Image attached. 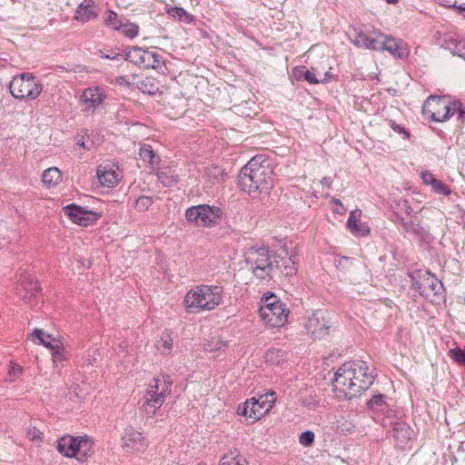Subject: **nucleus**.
<instances>
[{"label":"nucleus","mask_w":465,"mask_h":465,"mask_svg":"<svg viewBox=\"0 0 465 465\" xmlns=\"http://www.w3.org/2000/svg\"><path fill=\"white\" fill-rule=\"evenodd\" d=\"M376 373L369 370L365 361L345 362L335 372L332 384L345 398L351 399L361 395L373 383Z\"/></svg>","instance_id":"obj_1"},{"label":"nucleus","mask_w":465,"mask_h":465,"mask_svg":"<svg viewBox=\"0 0 465 465\" xmlns=\"http://www.w3.org/2000/svg\"><path fill=\"white\" fill-rule=\"evenodd\" d=\"M272 162L263 154L253 156L238 175L240 188L252 197L259 193H269L273 186Z\"/></svg>","instance_id":"obj_2"},{"label":"nucleus","mask_w":465,"mask_h":465,"mask_svg":"<svg viewBox=\"0 0 465 465\" xmlns=\"http://www.w3.org/2000/svg\"><path fill=\"white\" fill-rule=\"evenodd\" d=\"M223 288L216 285H201L191 290L184 297V304L189 312L211 311L223 302Z\"/></svg>","instance_id":"obj_3"},{"label":"nucleus","mask_w":465,"mask_h":465,"mask_svg":"<svg viewBox=\"0 0 465 465\" xmlns=\"http://www.w3.org/2000/svg\"><path fill=\"white\" fill-rule=\"evenodd\" d=\"M260 316L272 328H280L287 322L290 310L274 293L266 292L261 299Z\"/></svg>","instance_id":"obj_4"},{"label":"nucleus","mask_w":465,"mask_h":465,"mask_svg":"<svg viewBox=\"0 0 465 465\" xmlns=\"http://www.w3.org/2000/svg\"><path fill=\"white\" fill-rule=\"evenodd\" d=\"M9 91L15 99L35 100L43 92V84L32 73H22L13 77Z\"/></svg>","instance_id":"obj_5"},{"label":"nucleus","mask_w":465,"mask_h":465,"mask_svg":"<svg viewBox=\"0 0 465 465\" xmlns=\"http://www.w3.org/2000/svg\"><path fill=\"white\" fill-rule=\"evenodd\" d=\"M272 252L266 247H251L244 255V260L252 273L261 280L272 278Z\"/></svg>","instance_id":"obj_6"},{"label":"nucleus","mask_w":465,"mask_h":465,"mask_svg":"<svg viewBox=\"0 0 465 465\" xmlns=\"http://www.w3.org/2000/svg\"><path fill=\"white\" fill-rule=\"evenodd\" d=\"M222 213L221 208L217 206L199 204L189 207L185 211V218L195 225L211 227L219 223Z\"/></svg>","instance_id":"obj_7"},{"label":"nucleus","mask_w":465,"mask_h":465,"mask_svg":"<svg viewBox=\"0 0 465 465\" xmlns=\"http://www.w3.org/2000/svg\"><path fill=\"white\" fill-rule=\"evenodd\" d=\"M124 60L143 68L161 69L164 65L163 56L157 52L149 51L138 46L124 49Z\"/></svg>","instance_id":"obj_8"},{"label":"nucleus","mask_w":465,"mask_h":465,"mask_svg":"<svg viewBox=\"0 0 465 465\" xmlns=\"http://www.w3.org/2000/svg\"><path fill=\"white\" fill-rule=\"evenodd\" d=\"M423 291L421 296L431 303H440L444 299V287L442 282L429 271L421 272Z\"/></svg>","instance_id":"obj_9"},{"label":"nucleus","mask_w":465,"mask_h":465,"mask_svg":"<svg viewBox=\"0 0 465 465\" xmlns=\"http://www.w3.org/2000/svg\"><path fill=\"white\" fill-rule=\"evenodd\" d=\"M307 333L313 339H322L329 334L330 325L322 311H315L304 323Z\"/></svg>","instance_id":"obj_10"},{"label":"nucleus","mask_w":465,"mask_h":465,"mask_svg":"<svg viewBox=\"0 0 465 465\" xmlns=\"http://www.w3.org/2000/svg\"><path fill=\"white\" fill-rule=\"evenodd\" d=\"M64 212L73 223L81 226H88L101 217V213L86 210L74 203L65 206Z\"/></svg>","instance_id":"obj_11"},{"label":"nucleus","mask_w":465,"mask_h":465,"mask_svg":"<svg viewBox=\"0 0 465 465\" xmlns=\"http://www.w3.org/2000/svg\"><path fill=\"white\" fill-rule=\"evenodd\" d=\"M153 385H150L146 391L145 401L143 404V411L148 415H154L165 401L166 397L159 391V378L153 379Z\"/></svg>","instance_id":"obj_12"},{"label":"nucleus","mask_w":465,"mask_h":465,"mask_svg":"<svg viewBox=\"0 0 465 465\" xmlns=\"http://www.w3.org/2000/svg\"><path fill=\"white\" fill-rule=\"evenodd\" d=\"M390 425L392 427V437L396 447L401 450L408 448L414 436L413 430L408 423L400 420L390 422Z\"/></svg>","instance_id":"obj_13"},{"label":"nucleus","mask_w":465,"mask_h":465,"mask_svg":"<svg viewBox=\"0 0 465 465\" xmlns=\"http://www.w3.org/2000/svg\"><path fill=\"white\" fill-rule=\"evenodd\" d=\"M86 442V436L74 437L65 435L57 440L56 448L57 450L64 457L73 458L79 452L80 447H84Z\"/></svg>","instance_id":"obj_14"},{"label":"nucleus","mask_w":465,"mask_h":465,"mask_svg":"<svg viewBox=\"0 0 465 465\" xmlns=\"http://www.w3.org/2000/svg\"><path fill=\"white\" fill-rule=\"evenodd\" d=\"M122 446L127 452H139L147 447V442L141 431L133 427H128L122 437Z\"/></svg>","instance_id":"obj_15"},{"label":"nucleus","mask_w":465,"mask_h":465,"mask_svg":"<svg viewBox=\"0 0 465 465\" xmlns=\"http://www.w3.org/2000/svg\"><path fill=\"white\" fill-rule=\"evenodd\" d=\"M249 400L252 408H254L252 410V420H258L272 410L276 400L275 392L271 391L270 393L261 395L258 399L251 398Z\"/></svg>","instance_id":"obj_16"},{"label":"nucleus","mask_w":465,"mask_h":465,"mask_svg":"<svg viewBox=\"0 0 465 465\" xmlns=\"http://www.w3.org/2000/svg\"><path fill=\"white\" fill-rule=\"evenodd\" d=\"M383 34L380 31H374L373 35H369L362 30H354V38L351 42L359 48H365L379 51Z\"/></svg>","instance_id":"obj_17"},{"label":"nucleus","mask_w":465,"mask_h":465,"mask_svg":"<svg viewBox=\"0 0 465 465\" xmlns=\"http://www.w3.org/2000/svg\"><path fill=\"white\" fill-rule=\"evenodd\" d=\"M445 106L444 96L430 95L423 104L422 114L433 122H443L440 115L443 114Z\"/></svg>","instance_id":"obj_18"},{"label":"nucleus","mask_w":465,"mask_h":465,"mask_svg":"<svg viewBox=\"0 0 465 465\" xmlns=\"http://www.w3.org/2000/svg\"><path fill=\"white\" fill-rule=\"evenodd\" d=\"M18 282L19 285L25 292V294L24 295V300L25 301V302L32 304L34 299L42 291L39 282L37 281H35L33 274L27 272H22L19 273Z\"/></svg>","instance_id":"obj_19"},{"label":"nucleus","mask_w":465,"mask_h":465,"mask_svg":"<svg viewBox=\"0 0 465 465\" xmlns=\"http://www.w3.org/2000/svg\"><path fill=\"white\" fill-rule=\"evenodd\" d=\"M105 94L99 86L86 88L82 95L81 101L84 104V111L94 113L104 102Z\"/></svg>","instance_id":"obj_20"},{"label":"nucleus","mask_w":465,"mask_h":465,"mask_svg":"<svg viewBox=\"0 0 465 465\" xmlns=\"http://www.w3.org/2000/svg\"><path fill=\"white\" fill-rule=\"evenodd\" d=\"M379 51H387L394 57L406 59L409 56L407 46L400 40L383 35Z\"/></svg>","instance_id":"obj_21"},{"label":"nucleus","mask_w":465,"mask_h":465,"mask_svg":"<svg viewBox=\"0 0 465 465\" xmlns=\"http://www.w3.org/2000/svg\"><path fill=\"white\" fill-rule=\"evenodd\" d=\"M99 12L100 8L94 0H83L76 7L74 19L82 24H85L96 19Z\"/></svg>","instance_id":"obj_22"},{"label":"nucleus","mask_w":465,"mask_h":465,"mask_svg":"<svg viewBox=\"0 0 465 465\" xmlns=\"http://www.w3.org/2000/svg\"><path fill=\"white\" fill-rule=\"evenodd\" d=\"M272 275L279 272L284 276H292L297 272L295 262L292 257L281 256L280 254L273 253L272 256Z\"/></svg>","instance_id":"obj_23"},{"label":"nucleus","mask_w":465,"mask_h":465,"mask_svg":"<svg viewBox=\"0 0 465 465\" xmlns=\"http://www.w3.org/2000/svg\"><path fill=\"white\" fill-rule=\"evenodd\" d=\"M386 399L384 394L378 393L368 401L367 408L373 414V419L389 412L390 407Z\"/></svg>","instance_id":"obj_24"},{"label":"nucleus","mask_w":465,"mask_h":465,"mask_svg":"<svg viewBox=\"0 0 465 465\" xmlns=\"http://www.w3.org/2000/svg\"><path fill=\"white\" fill-rule=\"evenodd\" d=\"M442 47L449 50L453 55H457L465 61V39L453 35H445Z\"/></svg>","instance_id":"obj_25"},{"label":"nucleus","mask_w":465,"mask_h":465,"mask_svg":"<svg viewBox=\"0 0 465 465\" xmlns=\"http://www.w3.org/2000/svg\"><path fill=\"white\" fill-rule=\"evenodd\" d=\"M32 335L39 341V344L44 345L51 351L62 345L60 340L53 337L51 334H45L41 329H35Z\"/></svg>","instance_id":"obj_26"},{"label":"nucleus","mask_w":465,"mask_h":465,"mask_svg":"<svg viewBox=\"0 0 465 465\" xmlns=\"http://www.w3.org/2000/svg\"><path fill=\"white\" fill-rule=\"evenodd\" d=\"M157 178L159 182L164 186V187H173L176 185L179 181V175L176 174L172 169L165 168L163 170H160L156 173Z\"/></svg>","instance_id":"obj_27"},{"label":"nucleus","mask_w":465,"mask_h":465,"mask_svg":"<svg viewBox=\"0 0 465 465\" xmlns=\"http://www.w3.org/2000/svg\"><path fill=\"white\" fill-rule=\"evenodd\" d=\"M139 155L143 162L148 163L152 167L157 166L160 163V156L155 153L152 146L147 143L141 145Z\"/></svg>","instance_id":"obj_28"},{"label":"nucleus","mask_w":465,"mask_h":465,"mask_svg":"<svg viewBox=\"0 0 465 465\" xmlns=\"http://www.w3.org/2000/svg\"><path fill=\"white\" fill-rule=\"evenodd\" d=\"M97 177L103 186L112 188L118 183L119 174L113 170L97 171Z\"/></svg>","instance_id":"obj_29"},{"label":"nucleus","mask_w":465,"mask_h":465,"mask_svg":"<svg viewBox=\"0 0 465 465\" xmlns=\"http://www.w3.org/2000/svg\"><path fill=\"white\" fill-rule=\"evenodd\" d=\"M61 178H62V173L59 171V169L56 167H51V168L46 169L42 175L43 183L47 187H52V186L56 185L58 183V182L61 180Z\"/></svg>","instance_id":"obj_30"},{"label":"nucleus","mask_w":465,"mask_h":465,"mask_svg":"<svg viewBox=\"0 0 465 465\" xmlns=\"http://www.w3.org/2000/svg\"><path fill=\"white\" fill-rule=\"evenodd\" d=\"M136 85L138 90L146 94H155L159 90L155 79L152 77H145L138 81Z\"/></svg>","instance_id":"obj_31"},{"label":"nucleus","mask_w":465,"mask_h":465,"mask_svg":"<svg viewBox=\"0 0 465 465\" xmlns=\"http://www.w3.org/2000/svg\"><path fill=\"white\" fill-rule=\"evenodd\" d=\"M166 13L180 21L185 22L187 24L193 21V15L188 14L183 7L178 6H170L166 7Z\"/></svg>","instance_id":"obj_32"},{"label":"nucleus","mask_w":465,"mask_h":465,"mask_svg":"<svg viewBox=\"0 0 465 465\" xmlns=\"http://www.w3.org/2000/svg\"><path fill=\"white\" fill-rule=\"evenodd\" d=\"M104 24L115 31H120L124 25V23L118 20V15L113 10L105 11Z\"/></svg>","instance_id":"obj_33"},{"label":"nucleus","mask_w":465,"mask_h":465,"mask_svg":"<svg viewBox=\"0 0 465 465\" xmlns=\"http://www.w3.org/2000/svg\"><path fill=\"white\" fill-rule=\"evenodd\" d=\"M459 106L460 101L449 102L445 98V106H443L444 112L442 115H440L441 117V120H443V122L448 121L452 115L456 114V111L457 109H459Z\"/></svg>","instance_id":"obj_34"},{"label":"nucleus","mask_w":465,"mask_h":465,"mask_svg":"<svg viewBox=\"0 0 465 465\" xmlns=\"http://www.w3.org/2000/svg\"><path fill=\"white\" fill-rule=\"evenodd\" d=\"M353 263V258L348 256H338L334 259L335 267L343 272H348Z\"/></svg>","instance_id":"obj_35"},{"label":"nucleus","mask_w":465,"mask_h":465,"mask_svg":"<svg viewBox=\"0 0 465 465\" xmlns=\"http://www.w3.org/2000/svg\"><path fill=\"white\" fill-rule=\"evenodd\" d=\"M421 272L423 271H416L410 273L411 288L419 292L421 296V292L423 291V282H421Z\"/></svg>","instance_id":"obj_36"},{"label":"nucleus","mask_w":465,"mask_h":465,"mask_svg":"<svg viewBox=\"0 0 465 465\" xmlns=\"http://www.w3.org/2000/svg\"><path fill=\"white\" fill-rule=\"evenodd\" d=\"M121 30L124 36L131 39L136 37L139 34V26L134 23H124Z\"/></svg>","instance_id":"obj_37"},{"label":"nucleus","mask_w":465,"mask_h":465,"mask_svg":"<svg viewBox=\"0 0 465 465\" xmlns=\"http://www.w3.org/2000/svg\"><path fill=\"white\" fill-rule=\"evenodd\" d=\"M153 203V200L151 196L142 195L136 199L135 208L139 212L146 211Z\"/></svg>","instance_id":"obj_38"},{"label":"nucleus","mask_w":465,"mask_h":465,"mask_svg":"<svg viewBox=\"0 0 465 465\" xmlns=\"http://www.w3.org/2000/svg\"><path fill=\"white\" fill-rule=\"evenodd\" d=\"M450 358L459 364L465 365V349L454 348L450 351Z\"/></svg>","instance_id":"obj_39"},{"label":"nucleus","mask_w":465,"mask_h":465,"mask_svg":"<svg viewBox=\"0 0 465 465\" xmlns=\"http://www.w3.org/2000/svg\"><path fill=\"white\" fill-rule=\"evenodd\" d=\"M173 380L169 375H166L163 377V382H159V391L160 393H163L164 397H167L171 394L172 391V386H173Z\"/></svg>","instance_id":"obj_40"},{"label":"nucleus","mask_w":465,"mask_h":465,"mask_svg":"<svg viewBox=\"0 0 465 465\" xmlns=\"http://www.w3.org/2000/svg\"><path fill=\"white\" fill-rule=\"evenodd\" d=\"M86 444H84V447H80L79 452H77L76 459L80 462H84L86 460L87 457L89 456V452L92 449V442L89 440V438L86 436Z\"/></svg>","instance_id":"obj_41"},{"label":"nucleus","mask_w":465,"mask_h":465,"mask_svg":"<svg viewBox=\"0 0 465 465\" xmlns=\"http://www.w3.org/2000/svg\"><path fill=\"white\" fill-rule=\"evenodd\" d=\"M431 187L435 193L441 194V195H449V194H450V192H451L450 187L439 179H436L433 182V184Z\"/></svg>","instance_id":"obj_42"},{"label":"nucleus","mask_w":465,"mask_h":465,"mask_svg":"<svg viewBox=\"0 0 465 465\" xmlns=\"http://www.w3.org/2000/svg\"><path fill=\"white\" fill-rule=\"evenodd\" d=\"M313 441L314 432H312V430H305L302 432L299 437V442L304 447L312 446Z\"/></svg>","instance_id":"obj_43"},{"label":"nucleus","mask_w":465,"mask_h":465,"mask_svg":"<svg viewBox=\"0 0 465 465\" xmlns=\"http://www.w3.org/2000/svg\"><path fill=\"white\" fill-rule=\"evenodd\" d=\"M361 212L360 210L351 211L349 214V218L347 220V227L349 230H356V225L358 224V216H360Z\"/></svg>","instance_id":"obj_44"},{"label":"nucleus","mask_w":465,"mask_h":465,"mask_svg":"<svg viewBox=\"0 0 465 465\" xmlns=\"http://www.w3.org/2000/svg\"><path fill=\"white\" fill-rule=\"evenodd\" d=\"M26 435L32 441L41 442L43 440V432L35 426L27 429Z\"/></svg>","instance_id":"obj_45"},{"label":"nucleus","mask_w":465,"mask_h":465,"mask_svg":"<svg viewBox=\"0 0 465 465\" xmlns=\"http://www.w3.org/2000/svg\"><path fill=\"white\" fill-rule=\"evenodd\" d=\"M300 72L302 73L303 80L307 81L310 84H319L320 80L316 77L315 74L306 69L304 66L300 67Z\"/></svg>","instance_id":"obj_46"},{"label":"nucleus","mask_w":465,"mask_h":465,"mask_svg":"<svg viewBox=\"0 0 465 465\" xmlns=\"http://www.w3.org/2000/svg\"><path fill=\"white\" fill-rule=\"evenodd\" d=\"M85 136L88 137L87 130H82L77 134V138L78 139H77L76 144L79 147H82V148L86 149V150H90L93 143L91 144H88L87 142L84 141V137Z\"/></svg>","instance_id":"obj_47"},{"label":"nucleus","mask_w":465,"mask_h":465,"mask_svg":"<svg viewBox=\"0 0 465 465\" xmlns=\"http://www.w3.org/2000/svg\"><path fill=\"white\" fill-rule=\"evenodd\" d=\"M354 235L366 236L370 233V228L366 223H358L356 230H350Z\"/></svg>","instance_id":"obj_48"},{"label":"nucleus","mask_w":465,"mask_h":465,"mask_svg":"<svg viewBox=\"0 0 465 465\" xmlns=\"http://www.w3.org/2000/svg\"><path fill=\"white\" fill-rule=\"evenodd\" d=\"M389 125L394 132L402 134L404 139H408L410 137V133L403 126L396 124L393 120L389 121Z\"/></svg>","instance_id":"obj_49"},{"label":"nucleus","mask_w":465,"mask_h":465,"mask_svg":"<svg viewBox=\"0 0 465 465\" xmlns=\"http://www.w3.org/2000/svg\"><path fill=\"white\" fill-rule=\"evenodd\" d=\"M23 368L15 363H12L8 371L11 381L16 380L22 373Z\"/></svg>","instance_id":"obj_50"},{"label":"nucleus","mask_w":465,"mask_h":465,"mask_svg":"<svg viewBox=\"0 0 465 465\" xmlns=\"http://www.w3.org/2000/svg\"><path fill=\"white\" fill-rule=\"evenodd\" d=\"M398 223L401 225L402 229L405 232H417V230L415 229V224L411 221H405L404 218L398 216Z\"/></svg>","instance_id":"obj_51"},{"label":"nucleus","mask_w":465,"mask_h":465,"mask_svg":"<svg viewBox=\"0 0 465 465\" xmlns=\"http://www.w3.org/2000/svg\"><path fill=\"white\" fill-rule=\"evenodd\" d=\"M250 400H247L244 403L240 404L237 409V413L239 415L244 416L246 418H249V406H250Z\"/></svg>","instance_id":"obj_52"},{"label":"nucleus","mask_w":465,"mask_h":465,"mask_svg":"<svg viewBox=\"0 0 465 465\" xmlns=\"http://www.w3.org/2000/svg\"><path fill=\"white\" fill-rule=\"evenodd\" d=\"M52 355H53V358H54V361H63L64 358V355H63L62 345H59L58 348L53 349L52 350Z\"/></svg>","instance_id":"obj_53"},{"label":"nucleus","mask_w":465,"mask_h":465,"mask_svg":"<svg viewBox=\"0 0 465 465\" xmlns=\"http://www.w3.org/2000/svg\"><path fill=\"white\" fill-rule=\"evenodd\" d=\"M422 180L424 183L430 184L432 186L433 182L436 180L434 175L430 172L422 173Z\"/></svg>","instance_id":"obj_54"},{"label":"nucleus","mask_w":465,"mask_h":465,"mask_svg":"<svg viewBox=\"0 0 465 465\" xmlns=\"http://www.w3.org/2000/svg\"><path fill=\"white\" fill-rule=\"evenodd\" d=\"M245 462V460H243V463H242L240 460L231 459L230 460H225L223 458L221 460V465H244Z\"/></svg>","instance_id":"obj_55"},{"label":"nucleus","mask_w":465,"mask_h":465,"mask_svg":"<svg viewBox=\"0 0 465 465\" xmlns=\"http://www.w3.org/2000/svg\"><path fill=\"white\" fill-rule=\"evenodd\" d=\"M456 113L458 114V119L463 123L465 121V107L462 106L460 102L459 109H457Z\"/></svg>","instance_id":"obj_56"},{"label":"nucleus","mask_w":465,"mask_h":465,"mask_svg":"<svg viewBox=\"0 0 465 465\" xmlns=\"http://www.w3.org/2000/svg\"><path fill=\"white\" fill-rule=\"evenodd\" d=\"M121 56H122L121 54L114 53V52H112L111 54H104L101 55L102 58L110 59V60H118Z\"/></svg>","instance_id":"obj_57"},{"label":"nucleus","mask_w":465,"mask_h":465,"mask_svg":"<svg viewBox=\"0 0 465 465\" xmlns=\"http://www.w3.org/2000/svg\"><path fill=\"white\" fill-rule=\"evenodd\" d=\"M334 78H335V75H334L332 73H331V72H326V73L324 74V77H323V79H322V80H320V83H329V82H331V81L332 79H334Z\"/></svg>","instance_id":"obj_58"},{"label":"nucleus","mask_w":465,"mask_h":465,"mask_svg":"<svg viewBox=\"0 0 465 465\" xmlns=\"http://www.w3.org/2000/svg\"><path fill=\"white\" fill-rule=\"evenodd\" d=\"M163 347L166 349L167 351H171L173 348V340L172 338H168L167 340H164L163 342Z\"/></svg>","instance_id":"obj_59"},{"label":"nucleus","mask_w":465,"mask_h":465,"mask_svg":"<svg viewBox=\"0 0 465 465\" xmlns=\"http://www.w3.org/2000/svg\"><path fill=\"white\" fill-rule=\"evenodd\" d=\"M321 183L323 186H326L327 188H331V179L330 177H323L321 180Z\"/></svg>","instance_id":"obj_60"},{"label":"nucleus","mask_w":465,"mask_h":465,"mask_svg":"<svg viewBox=\"0 0 465 465\" xmlns=\"http://www.w3.org/2000/svg\"><path fill=\"white\" fill-rule=\"evenodd\" d=\"M293 74L297 80L303 79L302 73L300 72V68H295L293 71Z\"/></svg>","instance_id":"obj_61"},{"label":"nucleus","mask_w":465,"mask_h":465,"mask_svg":"<svg viewBox=\"0 0 465 465\" xmlns=\"http://www.w3.org/2000/svg\"><path fill=\"white\" fill-rule=\"evenodd\" d=\"M125 81V76H118L116 77V83L123 84Z\"/></svg>","instance_id":"obj_62"},{"label":"nucleus","mask_w":465,"mask_h":465,"mask_svg":"<svg viewBox=\"0 0 465 465\" xmlns=\"http://www.w3.org/2000/svg\"><path fill=\"white\" fill-rule=\"evenodd\" d=\"M252 410H254V408H252V404H250V406H249V418L250 419H252Z\"/></svg>","instance_id":"obj_63"},{"label":"nucleus","mask_w":465,"mask_h":465,"mask_svg":"<svg viewBox=\"0 0 465 465\" xmlns=\"http://www.w3.org/2000/svg\"><path fill=\"white\" fill-rule=\"evenodd\" d=\"M386 3L390 4V5H395L397 3H399L400 0H385Z\"/></svg>","instance_id":"obj_64"}]
</instances>
